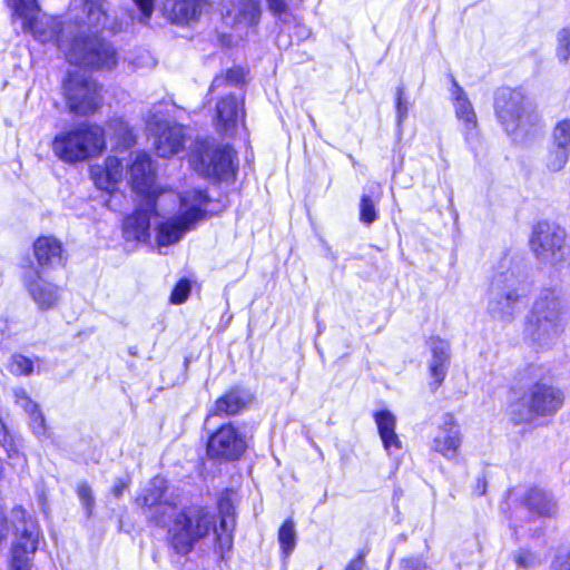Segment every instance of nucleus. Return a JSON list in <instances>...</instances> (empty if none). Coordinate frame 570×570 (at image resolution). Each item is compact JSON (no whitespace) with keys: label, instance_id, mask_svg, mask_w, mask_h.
<instances>
[{"label":"nucleus","instance_id":"f257e3e1","mask_svg":"<svg viewBox=\"0 0 570 570\" xmlns=\"http://www.w3.org/2000/svg\"><path fill=\"white\" fill-rule=\"evenodd\" d=\"M13 10L12 19L22 20L23 30L31 31L41 42L55 40L70 63L92 69H111L117 65L116 50L97 37L99 28L107 21V10L104 0H83L81 7L71 10L77 32L70 45L67 43L66 32L72 33V24L68 23L58 30L59 23L47 19L50 30H42L39 24V7L37 0H8Z\"/></svg>","mask_w":570,"mask_h":570},{"label":"nucleus","instance_id":"f03ea898","mask_svg":"<svg viewBox=\"0 0 570 570\" xmlns=\"http://www.w3.org/2000/svg\"><path fill=\"white\" fill-rule=\"evenodd\" d=\"M207 203L208 197L202 189L187 190L181 195L161 191L157 199H144L135 213L125 219L124 236L127 240L146 242L149 238L151 215L158 214L159 210L168 212L166 207L169 204L178 205V212L157 228L158 245H173L203 218Z\"/></svg>","mask_w":570,"mask_h":570},{"label":"nucleus","instance_id":"7ed1b4c3","mask_svg":"<svg viewBox=\"0 0 570 570\" xmlns=\"http://www.w3.org/2000/svg\"><path fill=\"white\" fill-rule=\"evenodd\" d=\"M223 514L220 524L216 527V517L203 507H194L179 512L174 511L171 523L168 525L167 540L169 547L181 556L188 554L195 544L207 537L212 530L216 534V550L219 553L229 551L233 546L232 529L234 518L228 502H220Z\"/></svg>","mask_w":570,"mask_h":570},{"label":"nucleus","instance_id":"20e7f679","mask_svg":"<svg viewBox=\"0 0 570 570\" xmlns=\"http://www.w3.org/2000/svg\"><path fill=\"white\" fill-rule=\"evenodd\" d=\"M51 147L55 156L65 163L85 161L101 155L105 150V130L95 124H83L58 134Z\"/></svg>","mask_w":570,"mask_h":570},{"label":"nucleus","instance_id":"39448f33","mask_svg":"<svg viewBox=\"0 0 570 570\" xmlns=\"http://www.w3.org/2000/svg\"><path fill=\"white\" fill-rule=\"evenodd\" d=\"M494 108L499 121L510 135H528L539 125L540 119L533 102L520 89H499Z\"/></svg>","mask_w":570,"mask_h":570},{"label":"nucleus","instance_id":"423d86ee","mask_svg":"<svg viewBox=\"0 0 570 570\" xmlns=\"http://www.w3.org/2000/svg\"><path fill=\"white\" fill-rule=\"evenodd\" d=\"M564 330L563 307L552 291H543L537 298L529 321L530 338L541 346L550 345Z\"/></svg>","mask_w":570,"mask_h":570},{"label":"nucleus","instance_id":"0eeeda50","mask_svg":"<svg viewBox=\"0 0 570 570\" xmlns=\"http://www.w3.org/2000/svg\"><path fill=\"white\" fill-rule=\"evenodd\" d=\"M563 400L559 389L538 382L520 401L510 405V414L515 423L529 421L534 415H552L562 406Z\"/></svg>","mask_w":570,"mask_h":570},{"label":"nucleus","instance_id":"6e6552de","mask_svg":"<svg viewBox=\"0 0 570 570\" xmlns=\"http://www.w3.org/2000/svg\"><path fill=\"white\" fill-rule=\"evenodd\" d=\"M189 163L202 176L224 178L234 171V153L228 146H216L207 139L197 140Z\"/></svg>","mask_w":570,"mask_h":570},{"label":"nucleus","instance_id":"1a4fd4ad","mask_svg":"<svg viewBox=\"0 0 570 570\" xmlns=\"http://www.w3.org/2000/svg\"><path fill=\"white\" fill-rule=\"evenodd\" d=\"M523 295L522 282L512 272L495 274L491 282L489 312L502 322L513 318Z\"/></svg>","mask_w":570,"mask_h":570},{"label":"nucleus","instance_id":"9d476101","mask_svg":"<svg viewBox=\"0 0 570 570\" xmlns=\"http://www.w3.org/2000/svg\"><path fill=\"white\" fill-rule=\"evenodd\" d=\"M65 97L70 112L78 116H89L96 112L102 102L101 87L83 75L69 72L65 81Z\"/></svg>","mask_w":570,"mask_h":570},{"label":"nucleus","instance_id":"9b49d317","mask_svg":"<svg viewBox=\"0 0 570 570\" xmlns=\"http://www.w3.org/2000/svg\"><path fill=\"white\" fill-rule=\"evenodd\" d=\"M566 233L548 222L538 223L532 232L531 248L542 262L558 264L564 259Z\"/></svg>","mask_w":570,"mask_h":570},{"label":"nucleus","instance_id":"f8f14e48","mask_svg":"<svg viewBox=\"0 0 570 570\" xmlns=\"http://www.w3.org/2000/svg\"><path fill=\"white\" fill-rule=\"evenodd\" d=\"M246 448L243 434L232 423H226L209 436L207 454L213 459L234 461L243 455Z\"/></svg>","mask_w":570,"mask_h":570},{"label":"nucleus","instance_id":"ddd939ff","mask_svg":"<svg viewBox=\"0 0 570 570\" xmlns=\"http://www.w3.org/2000/svg\"><path fill=\"white\" fill-rule=\"evenodd\" d=\"M258 0H223L222 18L227 27L235 30L236 35L243 37L248 29L256 26L259 19Z\"/></svg>","mask_w":570,"mask_h":570},{"label":"nucleus","instance_id":"4468645a","mask_svg":"<svg viewBox=\"0 0 570 570\" xmlns=\"http://www.w3.org/2000/svg\"><path fill=\"white\" fill-rule=\"evenodd\" d=\"M147 127L155 136L154 145L158 156L168 158L183 148L185 135L181 126L153 116L148 120Z\"/></svg>","mask_w":570,"mask_h":570},{"label":"nucleus","instance_id":"2eb2a0df","mask_svg":"<svg viewBox=\"0 0 570 570\" xmlns=\"http://www.w3.org/2000/svg\"><path fill=\"white\" fill-rule=\"evenodd\" d=\"M23 286L40 311L55 308L60 299L59 287L45 279L36 268H29L22 277Z\"/></svg>","mask_w":570,"mask_h":570},{"label":"nucleus","instance_id":"dca6fc26","mask_svg":"<svg viewBox=\"0 0 570 570\" xmlns=\"http://www.w3.org/2000/svg\"><path fill=\"white\" fill-rule=\"evenodd\" d=\"M129 181L137 194L144 195V199H157L161 193L155 188V169L153 161L146 153L138 151L132 158L129 168Z\"/></svg>","mask_w":570,"mask_h":570},{"label":"nucleus","instance_id":"f3484780","mask_svg":"<svg viewBox=\"0 0 570 570\" xmlns=\"http://www.w3.org/2000/svg\"><path fill=\"white\" fill-rule=\"evenodd\" d=\"M243 121V104L235 96L229 95L218 101L214 126L219 134L228 137L236 135Z\"/></svg>","mask_w":570,"mask_h":570},{"label":"nucleus","instance_id":"a211bd4d","mask_svg":"<svg viewBox=\"0 0 570 570\" xmlns=\"http://www.w3.org/2000/svg\"><path fill=\"white\" fill-rule=\"evenodd\" d=\"M461 442L460 426L454 416L451 414L443 415L441 424L432 439V450L446 459H453L458 455Z\"/></svg>","mask_w":570,"mask_h":570},{"label":"nucleus","instance_id":"6ab92c4d","mask_svg":"<svg viewBox=\"0 0 570 570\" xmlns=\"http://www.w3.org/2000/svg\"><path fill=\"white\" fill-rule=\"evenodd\" d=\"M166 489V480L164 478L156 476L151 480L150 485L144 490L142 494L136 499V503L141 508H155V511L150 517L157 523L165 522V519L170 517L176 510L173 504L161 501Z\"/></svg>","mask_w":570,"mask_h":570},{"label":"nucleus","instance_id":"aec40b11","mask_svg":"<svg viewBox=\"0 0 570 570\" xmlns=\"http://www.w3.org/2000/svg\"><path fill=\"white\" fill-rule=\"evenodd\" d=\"M209 8L208 0H166L164 12L171 22L186 24L196 21Z\"/></svg>","mask_w":570,"mask_h":570},{"label":"nucleus","instance_id":"412c9836","mask_svg":"<svg viewBox=\"0 0 570 570\" xmlns=\"http://www.w3.org/2000/svg\"><path fill=\"white\" fill-rule=\"evenodd\" d=\"M452 100L458 120L462 124V130L468 142L478 136V120L474 108L465 91L453 80Z\"/></svg>","mask_w":570,"mask_h":570},{"label":"nucleus","instance_id":"4be33fe9","mask_svg":"<svg viewBox=\"0 0 570 570\" xmlns=\"http://www.w3.org/2000/svg\"><path fill=\"white\" fill-rule=\"evenodd\" d=\"M33 253L41 267L62 266L67 259L62 244L52 236H41L33 244Z\"/></svg>","mask_w":570,"mask_h":570},{"label":"nucleus","instance_id":"5701e85b","mask_svg":"<svg viewBox=\"0 0 570 570\" xmlns=\"http://www.w3.org/2000/svg\"><path fill=\"white\" fill-rule=\"evenodd\" d=\"M428 344L432 353L429 368L431 376L434 379L435 387H438L446 375L450 360V344L448 341L440 337H431Z\"/></svg>","mask_w":570,"mask_h":570},{"label":"nucleus","instance_id":"b1692460","mask_svg":"<svg viewBox=\"0 0 570 570\" xmlns=\"http://www.w3.org/2000/svg\"><path fill=\"white\" fill-rule=\"evenodd\" d=\"M374 421L377 425L379 434L384 449L390 455L402 449V442L395 432L396 417L387 410H381L374 413Z\"/></svg>","mask_w":570,"mask_h":570},{"label":"nucleus","instance_id":"393cba45","mask_svg":"<svg viewBox=\"0 0 570 570\" xmlns=\"http://www.w3.org/2000/svg\"><path fill=\"white\" fill-rule=\"evenodd\" d=\"M249 401L250 396L248 393L233 389L215 402L207 420L215 415H235L245 409Z\"/></svg>","mask_w":570,"mask_h":570},{"label":"nucleus","instance_id":"a878e982","mask_svg":"<svg viewBox=\"0 0 570 570\" xmlns=\"http://www.w3.org/2000/svg\"><path fill=\"white\" fill-rule=\"evenodd\" d=\"M524 507L528 512L538 518H548L557 512V504L543 490L531 489L524 497Z\"/></svg>","mask_w":570,"mask_h":570},{"label":"nucleus","instance_id":"bb28decb","mask_svg":"<svg viewBox=\"0 0 570 570\" xmlns=\"http://www.w3.org/2000/svg\"><path fill=\"white\" fill-rule=\"evenodd\" d=\"M278 541L285 557H288L296 546V530L292 520H286L278 531Z\"/></svg>","mask_w":570,"mask_h":570},{"label":"nucleus","instance_id":"cd10ccee","mask_svg":"<svg viewBox=\"0 0 570 570\" xmlns=\"http://www.w3.org/2000/svg\"><path fill=\"white\" fill-rule=\"evenodd\" d=\"M569 156L570 151L552 145V148L548 151L544 158L547 169L551 173L562 170L568 163Z\"/></svg>","mask_w":570,"mask_h":570},{"label":"nucleus","instance_id":"c85d7f7f","mask_svg":"<svg viewBox=\"0 0 570 570\" xmlns=\"http://www.w3.org/2000/svg\"><path fill=\"white\" fill-rule=\"evenodd\" d=\"M552 145L570 151V119L560 120L554 126Z\"/></svg>","mask_w":570,"mask_h":570},{"label":"nucleus","instance_id":"c756f323","mask_svg":"<svg viewBox=\"0 0 570 570\" xmlns=\"http://www.w3.org/2000/svg\"><path fill=\"white\" fill-rule=\"evenodd\" d=\"M110 134L118 138L122 145H129L132 141L131 129L129 125L121 118H112L107 125Z\"/></svg>","mask_w":570,"mask_h":570},{"label":"nucleus","instance_id":"7c9ffc66","mask_svg":"<svg viewBox=\"0 0 570 570\" xmlns=\"http://www.w3.org/2000/svg\"><path fill=\"white\" fill-rule=\"evenodd\" d=\"M377 219L376 202L368 195H362L360 200V220L371 225Z\"/></svg>","mask_w":570,"mask_h":570},{"label":"nucleus","instance_id":"2f4dec72","mask_svg":"<svg viewBox=\"0 0 570 570\" xmlns=\"http://www.w3.org/2000/svg\"><path fill=\"white\" fill-rule=\"evenodd\" d=\"M245 77L244 70L242 68H233L229 69L225 76H217L210 86V91L216 90L217 88L230 83V85H238L243 81Z\"/></svg>","mask_w":570,"mask_h":570},{"label":"nucleus","instance_id":"473e14b6","mask_svg":"<svg viewBox=\"0 0 570 570\" xmlns=\"http://www.w3.org/2000/svg\"><path fill=\"white\" fill-rule=\"evenodd\" d=\"M9 371L14 375H30L33 371V363L30 358L16 354L11 358Z\"/></svg>","mask_w":570,"mask_h":570},{"label":"nucleus","instance_id":"72a5a7b5","mask_svg":"<svg viewBox=\"0 0 570 570\" xmlns=\"http://www.w3.org/2000/svg\"><path fill=\"white\" fill-rule=\"evenodd\" d=\"M90 173L95 185L101 190H111L116 185V183L111 180V177L107 176V173L101 168V166L92 167Z\"/></svg>","mask_w":570,"mask_h":570},{"label":"nucleus","instance_id":"f704fd0d","mask_svg":"<svg viewBox=\"0 0 570 570\" xmlns=\"http://www.w3.org/2000/svg\"><path fill=\"white\" fill-rule=\"evenodd\" d=\"M190 283L187 279H180L171 292L170 303L176 305L185 303L190 294Z\"/></svg>","mask_w":570,"mask_h":570},{"label":"nucleus","instance_id":"c9c22d12","mask_svg":"<svg viewBox=\"0 0 570 570\" xmlns=\"http://www.w3.org/2000/svg\"><path fill=\"white\" fill-rule=\"evenodd\" d=\"M102 169L107 173L108 177H111V180H114L116 184L121 179L122 177V165L121 161L114 156H109L105 160V165L101 166Z\"/></svg>","mask_w":570,"mask_h":570},{"label":"nucleus","instance_id":"e433bc0d","mask_svg":"<svg viewBox=\"0 0 570 570\" xmlns=\"http://www.w3.org/2000/svg\"><path fill=\"white\" fill-rule=\"evenodd\" d=\"M558 57L562 61H567L570 57V31L562 29L558 33Z\"/></svg>","mask_w":570,"mask_h":570},{"label":"nucleus","instance_id":"4c0bfd02","mask_svg":"<svg viewBox=\"0 0 570 570\" xmlns=\"http://www.w3.org/2000/svg\"><path fill=\"white\" fill-rule=\"evenodd\" d=\"M29 415H30V420H31L30 425H31L33 433L39 438L45 436L47 433V428H46L45 417H43L42 413L37 407L36 410L29 412Z\"/></svg>","mask_w":570,"mask_h":570},{"label":"nucleus","instance_id":"58836bf2","mask_svg":"<svg viewBox=\"0 0 570 570\" xmlns=\"http://www.w3.org/2000/svg\"><path fill=\"white\" fill-rule=\"evenodd\" d=\"M407 111H409V102L404 98L403 88L400 87V88H397V91H396V114H397L399 122H402L406 118Z\"/></svg>","mask_w":570,"mask_h":570},{"label":"nucleus","instance_id":"ea45409f","mask_svg":"<svg viewBox=\"0 0 570 570\" xmlns=\"http://www.w3.org/2000/svg\"><path fill=\"white\" fill-rule=\"evenodd\" d=\"M77 493L82 504L87 508L88 514H90L95 502L90 487L87 483H81L78 485Z\"/></svg>","mask_w":570,"mask_h":570},{"label":"nucleus","instance_id":"a19ab883","mask_svg":"<svg viewBox=\"0 0 570 570\" xmlns=\"http://www.w3.org/2000/svg\"><path fill=\"white\" fill-rule=\"evenodd\" d=\"M14 395L17 404L21 406L26 412L29 413L38 407V405L28 396L26 391L17 390Z\"/></svg>","mask_w":570,"mask_h":570},{"label":"nucleus","instance_id":"79ce46f5","mask_svg":"<svg viewBox=\"0 0 570 570\" xmlns=\"http://www.w3.org/2000/svg\"><path fill=\"white\" fill-rule=\"evenodd\" d=\"M134 2L140 10L139 20L141 22L149 20L154 12V0H134Z\"/></svg>","mask_w":570,"mask_h":570},{"label":"nucleus","instance_id":"37998d69","mask_svg":"<svg viewBox=\"0 0 570 570\" xmlns=\"http://www.w3.org/2000/svg\"><path fill=\"white\" fill-rule=\"evenodd\" d=\"M553 570H570V547L558 552Z\"/></svg>","mask_w":570,"mask_h":570},{"label":"nucleus","instance_id":"c03bdc74","mask_svg":"<svg viewBox=\"0 0 570 570\" xmlns=\"http://www.w3.org/2000/svg\"><path fill=\"white\" fill-rule=\"evenodd\" d=\"M269 10L277 17L283 18L287 13V4L284 0H267Z\"/></svg>","mask_w":570,"mask_h":570},{"label":"nucleus","instance_id":"a18cd8bd","mask_svg":"<svg viewBox=\"0 0 570 570\" xmlns=\"http://www.w3.org/2000/svg\"><path fill=\"white\" fill-rule=\"evenodd\" d=\"M402 570H429V568L421 559H404L402 560Z\"/></svg>","mask_w":570,"mask_h":570},{"label":"nucleus","instance_id":"49530a36","mask_svg":"<svg viewBox=\"0 0 570 570\" xmlns=\"http://www.w3.org/2000/svg\"><path fill=\"white\" fill-rule=\"evenodd\" d=\"M533 561V557L529 552H519L515 556V562L520 567H529Z\"/></svg>","mask_w":570,"mask_h":570},{"label":"nucleus","instance_id":"de8ad7c7","mask_svg":"<svg viewBox=\"0 0 570 570\" xmlns=\"http://www.w3.org/2000/svg\"><path fill=\"white\" fill-rule=\"evenodd\" d=\"M128 483L124 480H118L112 487L111 492L116 498H120L124 491L127 489Z\"/></svg>","mask_w":570,"mask_h":570},{"label":"nucleus","instance_id":"09e8293b","mask_svg":"<svg viewBox=\"0 0 570 570\" xmlns=\"http://www.w3.org/2000/svg\"><path fill=\"white\" fill-rule=\"evenodd\" d=\"M346 570H367V569L365 567L363 558H356L355 560L350 562Z\"/></svg>","mask_w":570,"mask_h":570},{"label":"nucleus","instance_id":"8fccbe9b","mask_svg":"<svg viewBox=\"0 0 570 570\" xmlns=\"http://www.w3.org/2000/svg\"><path fill=\"white\" fill-rule=\"evenodd\" d=\"M8 439V432L6 424L0 420V442L6 443Z\"/></svg>","mask_w":570,"mask_h":570}]
</instances>
